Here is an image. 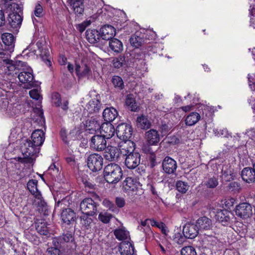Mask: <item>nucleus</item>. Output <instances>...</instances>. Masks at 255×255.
I'll list each match as a JSON object with an SVG mask.
<instances>
[{"instance_id":"36","label":"nucleus","mask_w":255,"mask_h":255,"mask_svg":"<svg viewBox=\"0 0 255 255\" xmlns=\"http://www.w3.org/2000/svg\"><path fill=\"white\" fill-rule=\"evenodd\" d=\"M109 45L110 49L116 53H119L123 49L122 42L117 38H112L110 40Z\"/></svg>"},{"instance_id":"1","label":"nucleus","mask_w":255,"mask_h":255,"mask_svg":"<svg viewBox=\"0 0 255 255\" xmlns=\"http://www.w3.org/2000/svg\"><path fill=\"white\" fill-rule=\"evenodd\" d=\"M31 139L24 140L21 146V150L24 158L29 163L35 159L36 154L39 153L40 147L45 140V133L41 129L34 130L31 136Z\"/></svg>"},{"instance_id":"29","label":"nucleus","mask_w":255,"mask_h":255,"mask_svg":"<svg viewBox=\"0 0 255 255\" xmlns=\"http://www.w3.org/2000/svg\"><path fill=\"white\" fill-rule=\"evenodd\" d=\"M136 125L138 128L147 130L151 127V122L147 116L142 115L137 118Z\"/></svg>"},{"instance_id":"60","label":"nucleus","mask_w":255,"mask_h":255,"mask_svg":"<svg viewBox=\"0 0 255 255\" xmlns=\"http://www.w3.org/2000/svg\"><path fill=\"white\" fill-rule=\"evenodd\" d=\"M67 163L70 166L74 167L76 164L74 155H70L65 157Z\"/></svg>"},{"instance_id":"15","label":"nucleus","mask_w":255,"mask_h":255,"mask_svg":"<svg viewBox=\"0 0 255 255\" xmlns=\"http://www.w3.org/2000/svg\"><path fill=\"white\" fill-rule=\"evenodd\" d=\"M140 155L138 152H132L126 156L125 165L129 169L136 168L140 163Z\"/></svg>"},{"instance_id":"63","label":"nucleus","mask_w":255,"mask_h":255,"mask_svg":"<svg viewBox=\"0 0 255 255\" xmlns=\"http://www.w3.org/2000/svg\"><path fill=\"white\" fill-rule=\"evenodd\" d=\"M115 202L119 208H123L125 206L126 204L125 200L122 197H117Z\"/></svg>"},{"instance_id":"58","label":"nucleus","mask_w":255,"mask_h":255,"mask_svg":"<svg viewBox=\"0 0 255 255\" xmlns=\"http://www.w3.org/2000/svg\"><path fill=\"white\" fill-rule=\"evenodd\" d=\"M43 7L39 3H37L35 5L34 10V13L37 17H40L42 16Z\"/></svg>"},{"instance_id":"47","label":"nucleus","mask_w":255,"mask_h":255,"mask_svg":"<svg viewBox=\"0 0 255 255\" xmlns=\"http://www.w3.org/2000/svg\"><path fill=\"white\" fill-rule=\"evenodd\" d=\"M112 217L110 213L107 212H102L99 214L98 219L102 223L107 224L110 222Z\"/></svg>"},{"instance_id":"61","label":"nucleus","mask_w":255,"mask_h":255,"mask_svg":"<svg viewBox=\"0 0 255 255\" xmlns=\"http://www.w3.org/2000/svg\"><path fill=\"white\" fill-rule=\"evenodd\" d=\"M104 203H108V208L110 210L115 213H118L119 212V209L109 200H104Z\"/></svg>"},{"instance_id":"8","label":"nucleus","mask_w":255,"mask_h":255,"mask_svg":"<svg viewBox=\"0 0 255 255\" xmlns=\"http://www.w3.org/2000/svg\"><path fill=\"white\" fill-rule=\"evenodd\" d=\"M103 158L97 153H93L89 155L87 158V165L90 169L94 172L100 170L103 167Z\"/></svg>"},{"instance_id":"21","label":"nucleus","mask_w":255,"mask_h":255,"mask_svg":"<svg viewBox=\"0 0 255 255\" xmlns=\"http://www.w3.org/2000/svg\"><path fill=\"white\" fill-rule=\"evenodd\" d=\"M116 33L115 28L110 25H104L100 29L101 37L106 40L112 39L115 36Z\"/></svg>"},{"instance_id":"4","label":"nucleus","mask_w":255,"mask_h":255,"mask_svg":"<svg viewBox=\"0 0 255 255\" xmlns=\"http://www.w3.org/2000/svg\"><path fill=\"white\" fill-rule=\"evenodd\" d=\"M18 78L19 82L24 84L25 89H29L37 85L36 82L34 81L33 71L30 67L23 68L18 74Z\"/></svg>"},{"instance_id":"55","label":"nucleus","mask_w":255,"mask_h":255,"mask_svg":"<svg viewBox=\"0 0 255 255\" xmlns=\"http://www.w3.org/2000/svg\"><path fill=\"white\" fill-rule=\"evenodd\" d=\"M233 169L230 166L229 170H226L224 168L222 170L223 175L227 177V180H230L231 179H233L234 175L233 171Z\"/></svg>"},{"instance_id":"16","label":"nucleus","mask_w":255,"mask_h":255,"mask_svg":"<svg viewBox=\"0 0 255 255\" xmlns=\"http://www.w3.org/2000/svg\"><path fill=\"white\" fill-rule=\"evenodd\" d=\"M144 138L150 145H156L160 140V134L157 130L150 129L145 132Z\"/></svg>"},{"instance_id":"59","label":"nucleus","mask_w":255,"mask_h":255,"mask_svg":"<svg viewBox=\"0 0 255 255\" xmlns=\"http://www.w3.org/2000/svg\"><path fill=\"white\" fill-rule=\"evenodd\" d=\"M249 86L253 91H255V77L254 75H248Z\"/></svg>"},{"instance_id":"12","label":"nucleus","mask_w":255,"mask_h":255,"mask_svg":"<svg viewBox=\"0 0 255 255\" xmlns=\"http://www.w3.org/2000/svg\"><path fill=\"white\" fill-rule=\"evenodd\" d=\"M106 138L101 135H95L91 139L90 146L97 150L101 151L106 147Z\"/></svg>"},{"instance_id":"50","label":"nucleus","mask_w":255,"mask_h":255,"mask_svg":"<svg viewBox=\"0 0 255 255\" xmlns=\"http://www.w3.org/2000/svg\"><path fill=\"white\" fill-rule=\"evenodd\" d=\"M181 255H197L195 249L191 246H186L181 250Z\"/></svg>"},{"instance_id":"35","label":"nucleus","mask_w":255,"mask_h":255,"mask_svg":"<svg viewBox=\"0 0 255 255\" xmlns=\"http://www.w3.org/2000/svg\"><path fill=\"white\" fill-rule=\"evenodd\" d=\"M86 107L89 114L98 113L101 107L100 102L96 99H92L89 102Z\"/></svg>"},{"instance_id":"5","label":"nucleus","mask_w":255,"mask_h":255,"mask_svg":"<svg viewBox=\"0 0 255 255\" xmlns=\"http://www.w3.org/2000/svg\"><path fill=\"white\" fill-rule=\"evenodd\" d=\"M74 241V232L67 231L63 233L62 235L53 238L52 244L62 248V251H68V244L72 243Z\"/></svg>"},{"instance_id":"38","label":"nucleus","mask_w":255,"mask_h":255,"mask_svg":"<svg viewBox=\"0 0 255 255\" xmlns=\"http://www.w3.org/2000/svg\"><path fill=\"white\" fill-rule=\"evenodd\" d=\"M114 234L116 238L119 241H125L129 237V232L125 228L115 230Z\"/></svg>"},{"instance_id":"43","label":"nucleus","mask_w":255,"mask_h":255,"mask_svg":"<svg viewBox=\"0 0 255 255\" xmlns=\"http://www.w3.org/2000/svg\"><path fill=\"white\" fill-rule=\"evenodd\" d=\"M218 184V178L214 176L209 177L204 182V185L209 188H215Z\"/></svg>"},{"instance_id":"13","label":"nucleus","mask_w":255,"mask_h":255,"mask_svg":"<svg viewBox=\"0 0 255 255\" xmlns=\"http://www.w3.org/2000/svg\"><path fill=\"white\" fill-rule=\"evenodd\" d=\"M119 150L121 156H126L133 152L134 143L130 140H123L120 143Z\"/></svg>"},{"instance_id":"33","label":"nucleus","mask_w":255,"mask_h":255,"mask_svg":"<svg viewBox=\"0 0 255 255\" xmlns=\"http://www.w3.org/2000/svg\"><path fill=\"white\" fill-rule=\"evenodd\" d=\"M84 0H69V3L75 13L81 14L84 10Z\"/></svg>"},{"instance_id":"51","label":"nucleus","mask_w":255,"mask_h":255,"mask_svg":"<svg viewBox=\"0 0 255 255\" xmlns=\"http://www.w3.org/2000/svg\"><path fill=\"white\" fill-rule=\"evenodd\" d=\"M10 104L9 100L3 96V98L0 99V110L6 113Z\"/></svg>"},{"instance_id":"32","label":"nucleus","mask_w":255,"mask_h":255,"mask_svg":"<svg viewBox=\"0 0 255 255\" xmlns=\"http://www.w3.org/2000/svg\"><path fill=\"white\" fill-rule=\"evenodd\" d=\"M120 249L121 255H132L134 254L133 246L129 242H122Z\"/></svg>"},{"instance_id":"62","label":"nucleus","mask_w":255,"mask_h":255,"mask_svg":"<svg viewBox=\"0 0 255 255\" xmlns=\"http://www.w3.org/2000/svg\"><path fill=\"white\" fill-rule=\"evenodd\" d=\"M137 230L144 233L145 235H149V233H151V234H153L149 226H147L146 228H144L142 226L139 225L137 227Z\"/></svg>"},{"instance_id":"46","label":"nucleus","mask_w":255,"mask_h":255,"mask_svg":"<svg viewBox=\"0 0 255 255\" xmlns=\"http://www.w3.org/2000/svg\"><path fill=\"white\" fill-rule=\"evenodd\" d=\"M150 223L152 227H156L159 228L163 234L166 235V227L163 222H158L153 219H151V220H150Z\"/></svg>"},{"instance_id":"52","label":"nucleus","mask_w":255,"mask_h":255,"mask_svg":"<svg viewBox=\"0 0 255 255\" xmlns=\"http://www.w3.org/2000/svg\"><path fill=\"white\" fill-rule=\"evenodd\" d=\"M30 97L35 100L41 102L42 100V97L39 94V92L37 89H33L29 92Z\"/></svg>"},{"instance_id":"56","label":"nucleus","mask_w":255,"mask_h":255,"mask_svg":"<svg viewBox=\"0 0 255 255\" xmlns=\"http://www.w3.org/2000/svg\"><path fill=\"white\" fill-rule=\"evenodd\" d=\"M228 188L234 192H239L241 189L240 184L237 182H231L228 185Z\"/></svg>"},{"instance_id":"7","label":"nucleus","mask_w":255,"mask_h":255,"mask_svg":"<svg viewBox=\"0 0 255 255\" xmlns=\"http://www.w3.org/2000/svg\"><path fill=\"white\" fill-rule=\"evenodd\" d=\"M236 215L242 219H247L253 214V207L247 202H243L237 205L235 210Z\"/></svg>"},{"instance_id":"39","label":"nucleus","mask_w":255,"mask_h":255,"mask_svg":"<svg viewBox=\"0 0 255 255\" xmlns=\"http://www.w3.org/2000/svg\"><path fill=\"white\" fill-rule=\"evenodd\" d=\"M112 84L117 91H120L123 90L124 87V83L122 78L118 76H114L112 79Z\"/></svg>"},{"instance_id":"25","label":"nucleus","mask_w":255,"mask_h":255,"mask_svg":"<svg viewBox=\"0 0 255 255\" xmlns=\"http://www.w3.org/2000/svg\"><path fill=\"white\" fill-rule=\"evenodd\" d=\"M243 180L247 183H254L255 181V171L251 167L244 168L241 174Z\"/></svg>"},{"instance_id":"49","label":"nucleus","mask_w":255,"mask_h":255,"mask_svg":"<svg viewBox=\"0 0 255 255\" xmlns=\"http://www.w3.org/2000/svg\"><path fill=\"white\" fill-rule=\"evenodd\" d=\"M126 104L131 111L136 112L138 109L137 105L134 99L131 97L128 96L127 98Z\"/></svg>"},{"instance_id":"57","label":"nucleus","mask_w":255,"mask_h":255,"mask_svg":"<svg viewBox=\"0 0 255 255\" xmlns=\"http://www.w3.org/2000/svg\"><path fill=\"white\" fill-rule=\"evenodd\" d=\"M186 238L184 236H182L180 232H177L174 234L173 236L174 241L178 244H182Z\"/></svg>"},{"instance_id":"31","label":"nucleus","mask_w":255,"mask_h":255,"mask_svg":"<svg viewBox=\"0 0 255 255\" xmlns=\"http://www.w3.org/2000/svg\"><path fill=\"white\" fill-rule=\"evenodd\" d=\"M10 104L8 107L6 114L11 117H14L18 115L20 113V110L22 108V106L18 103L12 102L10 100Z\"/></svg>"},{"instance_id":"45","label":"nucleus","mask_w":255,"mask_h":255,"mask_svg":"<svg viewBox=\"0 0 255 255\" xmlns=\"http://www.w3.org/2000/svg\"><path fill=\"white\" fill-rule=\"evenodd\" d=\"M53 247L48 248L47 250L48 255H60L62 252H65L62 250L61 247L52 244Z\"/></svg>"},{"instance_id":"37","label":"nucleus","mask_w":255,"mask_h":255,"mask_svg":"<svg viewBox=\"0 0 255 255\" xmlns=\"http://www.w3.org/2000/svg\"><path fill=\"white\" fill-rule=\"evenodd\" d=\"M200 115L198 113L192 112L186 117L185 124L188 126H193L200 120Z\"/></svg>"},{"instance_id":"44","label":"nucleus","mask_w":255,"mask_h":255,"mask_svg":"<svg viewBox=\"0 0 255 255\" xmlns=\"http://www.w3.org/2000/svg\"><path fill=\"white\" fill-rule=\"evenodd\" d=\"M101 126L100 123L95 119H91L87 123V129L90 131H95L100 129Z\"/></svg>"},{"instance_id":"30","label":"nucleus","mask_w":255,"mask_h":255,"mask_svg":"<svg viewBox=\"0 0 255 255\" xmlns=\"http://www.w3.org/2000/svg\"><path fill=\"white\" fill-rule=\"evenodd\" d=\"M89 215L84 214L80 216V224L83 230H89L92 228L93 220Z\"/></svg>"},{"instance_id":"9","label":"nucleus","mask_w":255,"mask_h":255,"mask_svg":"<svg viewBox=\"0 0 255 255\" xmlns=\"http://www.w3.org/2000/svg\"><path fill=\"white\" fill-rule=\"evenodd\" d=\"M91 63L87 59H83L81 63L76 64L75 71L80 78L89 77L92 75Z\"/></svg>"},{"instance_id":"19","label":"nucleus","mask_w":255,"mask_h":255,"mask_svg":"<svg viewBox=\"0 0 255 255\" xmlns=\"http://www.w3.org/2000/svg\"><path fill=\"white\" fill-rule=\"evenodd\" d=\"M115 132V129L112 124L110 123H104L101 126L100 133L106 139L111 138Z\"/></svg>"},{"instance_id":"2","label":"nucleus","mask_w":255,"mask_h":255,"mask_svg":"<svg viewBox=\"0 0 255 255\" xmlns=\"http://www.w3.org/2000/svg\"><path fill=\"white\" fill-rule=\"evenodd\" d=\"M122 176V168L117 164H109L104 168V176L109 183H118L121 179Z\"/></svg>"},{"instance_id":"11","label":"nucleus","mask_w":255,"mask_h":255,"mask_svg":"<svg viewBox=\"0 0 255 255\" xmlns=\"http://www.w3.org/2000/svg\"><path fill=\"white\" fill-rule=\"evenodd\" d=\"M234 219V214L227 210H219L215 215V219L223 226L229 225Z\"/></svg>"},{"instance_id":"54","label":"nucleus","mask_w":255,"mask_h":255,"mask_svg":"<svg viewBox=\"0 0 255 255\" xmlns=\"http://www.w3.org/2000/svg\"><path fill=\"white\" fill-rule=\"evenodd\" d=\"M53 103L55 106L60 107L61 105V98L60 94L58 93H54L52 96Z\"/></svg>"},{"instance_id":"17","label":"nucleus","mask_w":255,"mask_h":255,"mask_svg":"<svg viewBox=\"0 0 255 255\" xmlns=\"http://www.w3.org/2000/svg\"><path fill=\"white\" fill-rule=\"evenodd\" d=\"M7 21L11 28L16 31L21 26L22 18L18 13L12 12L8 14Z\"/></svg>"},{"instance_id":"48","label":"nucleus","mask_w":255,"mask_h":255,"mask_svg":"<svg viewBox=\"0 0 255 255\" xmlns=\"http://www.w3.org/2000/svg\"><path fill=\"white\" fill-rule=\"evenodd\" d=\"M176 187L179 192L182 193H185L188 190L189 186L186 182L178 181L176 184Z\"/></svg>"},{"instance_id":"26","label":"nucleus","mask_w":255,"mask_h":255,"mask_svg":"<svg viewBox=\"0 0 255 255\" xmlns=\"http://www.w3.org/2000/svg\"><path fill=\"white\" fill-rule=\"evenodd\" d=\"M118 116L117 110L113 107L107 108L103 112V117L106 123L113 122Z\"/></svg>"},{"instance_id":"6","label":"nucleus","mask_w":255,"mask_h":255,"mask_svg":"<svg viewBox=\"0 0 255 255\" xmlns=\"http://www.w3.org/2000/svg\"><path fill=\"white\" fill-rule=\"evenodd\" d=\"M98 206L91 198H86L80 204V210L82 214L94 216L97 214Z\"/></svg>"},{"instance_id":"41","label":"nucleus","mask_w":255,"mask_h":255,"mask_svg":"<svg viewBox=\"0 0 255 255\" xmlns=\"http://www.w3.org/2000/svg\"><path fill=\"white\" fill-rule=\"evenodd\" d=\"M40 56L42 60L48 66H51L50 52L48 48H42L41 50Z\"/></svg>"},{"instance_id":"40","label":"nucleus","mask_w":255,"mask_h":255,"mask_svg":"<svg viewBox=\"0 0 255 255\" xmlns=\"http://www.w3.org/2000/svg\"><path fill=\"white\" fill-rule=\"evenodd\" d=\"M34 196V200L33 202V205L35 206L43 208H45L46 206V203L44 201L40 192H39Z\"/></svg>"},{"instance_id":"64","label":"nucleus","mask_w":255,"mask_h":255,"mask_svg":"<svg viewBox=\"0 0 255 255\" xmlns=\"http://www.w3.org/2000/svg\"><path fill=\"white\" fill-rule=\"evenodd\" d=\"M36 230L40 235H47L49 233L47 228L44 226H40L38 225L36 227Z\"/></svg>"},{"instance_id":"23","label":"nucleus","mask_w":255,"mask_h":255,"mask_svg":"<svg viewBox=\"0 0 255 255\" xmlns=\"http://www.w3.org/2000/svg\"><path fill=\"white\" fill-rule=\"evenodd\" d=\"M196 225L199 231H207L212 229V222L209 218L203 216L199 218L197 220Z\"/></svg>"},{"instance_id":"18","label":"nucleus","mask_w":255,"mask_h":255,"mask_svg":"<svg viewBox=\"0 0 255 255\" xmlns=\"http://www.w3.org/2000/svg\"><path fill=\"white\" fill-rule=\"evenodd\" d=\"M199 229L197 225L192 223H186L183 229V234L186 238L194 239L198 234Z\"/></svg>"},{"instance_id":"22","label":"nucleus","mask_w":255,"mask_h":255,"mask_svg":"<svg viewBox=\"0 0 255 255\" xmlns=\"http://www.w3.org/2000/svg\"><path fill=\"white\" fill-rule=\"evenodd\" d=\"M1 39L5 46V49L10 53L13 51L14 47V37L9 33H4L1 35Z\"/></svg>"},{"instance_id":"42","label":"nucleus","mask_w":255,"mask_h":255,"mask_svg":"<svg viewBox=\"0 0 255 255\" xmlns=\"http://www.w3.org/2000/svg\"><path fill=\"white\" fill-rule=\"evenodd\" d=\"M37 180L31 179L27 184V189L33 195L40 192L37 189Z\"/></svg>"},{"instance_id":"14","label":"nucleus","mask_w":255,"mask_h":255,"mask_svg":"<svg viewBox=\"0 0 255 255\" xmlns=\"http://www.w3.org/2000/svg\"><path fill=\"white\" fill-rule=\"evenodd\" d=\"M162 165L164 171L168 174L175 173L177 167L176 161L169 156L164 158Z\"/></svg>"},{"instance_id":"20","label":"nucleus","mask_w":255,"mask_h":255,"mask_svg":"<svg viewBox=\"0 0 255 255\" xmlns=\"http://www.w3.org/2000/svg\"><path fill=\"white\" fill-rule=\"evenodd\" d=\"M105 149L104 156L107 160L115 161L121 156L119 148L115 146H108Z\"/></svg>"},{"instance_id":"28","label":"nucleus","mask_w":255,"mask_h":255,"mask_svg":"<svg viewBox=\"0 0 255 255\" xmlns=\"http://www.w3.org/2000/svg\"><path fill=\"white\" fill-rule=\"evenodd\" d=\"M137 182L136 180L128 177L123 181V187L127 192L134 191L137 189Z\"/></svg>"},{"instance_id":"3","label":"nucleus","mask_w":255,"mask_h":255,"mask_svg":"<svg viewBox=\"0 0 255 255\" xmlns=\"http://www.w3.org/2000/svg\"><path fill=\"white\" fill-rule=\"evenodd\" d=\"M8 56L9 55H6L5 58L1 59L0 64L2 65L5 73L7 75H17V69L19 67H25L26 63L21 61L14 62L8 59Z\"/></svg>"},{"instance_id":"24","label":"nucleus","mask_w":255,"mask_h":255,"mask_svg":"<svg viewBox=\"0 0 255 255\" xmlns=\"http://www.w3.org/2000/svg\"><path fill=\"white\" fill-rule=\"evenodd\" d=\"M61 218L63 222L70 225L75 222L76 214L71 209H65L61 213Z\"/></svg>"},{"instance_id":"53","label":"nucleus","mask_w":255,"mask_h":255,"mask_svg":"<svg viewBox=\"0 0 255 255\" xmlns=\"http://www.w3.org/2000/svg\"><path fill=\"white\" fill-rule=\"evenodd\" d=\"M112 62L115 68H119L123 65L125 62V58L120 56L114 58Z\"/></svg>"},{"instance_id":"34","label":"nucleus","mask_w":255,"mask_h":255,"mask_svg":"<svg viewBox=\"0 0 255 255\" xmlns=\"http://www.w3.org/2000/svg\"><path fill=\"white\" fill-rule=\"evenodd\" d=\"M86 38L91 43H97L100 39V32L96 29H88L86 32Z\"/></svg>"},{"instance_id":"10","label":"nucleus","mask_w":255,"mask_h":255,"mask_svg":"<svg viewBox=\"0 0 255 255\" xmlns=\"http://www.w3.org/2000/svg\"><path fill=\"white\" fill-rule=\"evenodd\" d=\"M132 133L131 126L126 123H121L117 127L116 133L117 136L121 140H129L132 136Z\"/></svg>"},{"instance_id":"27","label":"nucleus","mask_w":255,"mask_h":255,"mask_svg":"<svg viewBox=\"0 0 255 255\" xmlns=\"http://www.w3.org/2000/svg\"><path fill=\"white\" fill-rule=\"evenodd\" d=\"M129 42L131 45L135 48H139L144 42L143 35L139 32L135 33L131 35L129 39Z\"/></svg>"}]
</instances>
